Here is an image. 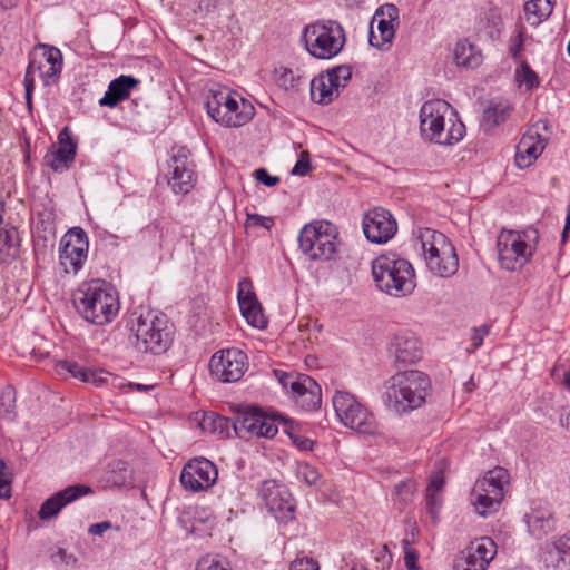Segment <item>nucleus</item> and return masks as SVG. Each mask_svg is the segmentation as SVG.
Returning <instances> with one entry per match:
<instances>
[{"instance_id": "f257e3e1", "label": "nucleus", "mask_w": 570, "mask_h": 570, "mask_svg": "<svg viewBox=\"0 0 570 570\" xmlns=\"http://www.w3.org/2000/svg\"><path fill=\"white\" fill-rule=\"evenodd\" d=\"M420 134L430 142L452 146L463 139L465 126L449 102L432 99L421 107Z\"/></svg>"}, {"instance_id": "f03ea898", "label": "nucleus", "mask_w": 570, "mask_h": 570, "mask_svg": "<svg viewBox=\"0 0 570 570\" xmlns=\"http://www.w3.org/2000/svg\"><path fill=\"white\" fill-rule=\"evenodd\" d=\"M72 297L78 314L94 325L110 323L119 311L117 293L109 283L101 279L81 284Z\"/></svg>"}, {"instance_id": "7ed1b4c3", "label": "nucleus", "mask_w": 570, "mask_h": 570, "mask_svg": "<svg viewBox=\"0 0 570 570\" xmlns=\"http://www.w3.org/2000/svg\"><path fill=\"white\" fill-rule=\"evenodd\" d=\"M431 387L429 376L420 371L399 372L385 382L382 395L385 406L397 413H409L420 407Z\"/></svg>"}, {"instance_id": "20e7f679", "label": "nucleus", "mask_w": 570, "mask_h": 570, "mask_svg": "<svg viewBox=\"0 0 570 570\" xmlns=\"http://www.w3.org/2000/svg\"><path fill=\"white\" fill-rule=\"evenodd\" d=\"M372 276L381 292L395 297L411 294L416 286L412 264L395 254L376 257L372 262Z\"/></svg>"}, {"instance_id": "39448f33", "label": "nucleus", "mask_w": 570, "mask_h": 570, "mask_svg": "<svg viewBox=\"0 0 570 570\" xmlns=\"http://www.w3.org/2000/svg\"><path fill=\"white\" fill-rule=\"evenodd\" d=\"M135 334V346L138 351L160 355L174 341V325L163 313L149 311L140 315L131 326Z\"/></svg>"}, {"instance_id": "423d86ee", "label": "nucleus", "mask_w": 570, "mask_h": 570, "mask_svg": "<svg viewBox=\"0 0 570 570\" xmlns=\"http://www.w3.org/2000/svg\"><path fill=\"white\" fill-rule=\"evenodd\" d=\"M426 266L439 277H450L458 272L459 258L454 246L441 232L426 228L420 234Z\"/></svg>"}, {"instance_id": "0eeeda50", "label": "nucleus", "mask_w": 570, "mask_h": 570, "mask_svg": "<svg viewBox=\"0 0 570 570\" xmlns=\"http://www.w3.org/2000/svg\"><path fill=\"white\" fill-rule=\"evenodd\" d=\"M302 40L313 57L331 59L342 51L345 33L343 27L336 21H316L304 28Z\"/></svg>"}, {"instance_id": "6e6552de", "label": "nucleus", "mask_w": 570, "mask_h": 570, "mask_svg": "<svg viewBox=\"0 0 570 570\" xmlns=\"http://www.w3.org/2000/svg\"><path fill=\"white\" fill-rule=\"evenodd\" d=\"M282 420L279 413H267L258 406H243L234 412L232 426L239 439H272L277 434Z\"/></svg>"}, {"instance_id": "1a4fd4ad", "label": "nucleus", "mask_w": 570, "mask_h": 570, "mask_svg": "<svg viewBox=\"0 0 570 570\" xmlns=\"http://www.w3.org/2000/svg\"><path fill=\"white\" fill-rule=\"evenodd\" d=\"M336 228L326 220L305 225L298 237L299 248L312 261H327L336 252Z\"/></svg>"}, {"instance_id": "9d476101", "label": "nucleus", "mask_w": 570, "mask_h": 570, "mask_svg": "<svg viewBox=\"0 0 570 570\" xmlns=\"http://www.w3.org/2000/svg\"><path fill=\"white\" fill-rule=\"evenodd\" d=\"M509 483L507 469L497 466L478 480L472 491V502L478 513L485 517L494 511L504 497V488Z\"/></svg>"}, {"instance_id": "9b49d317", "label": "nucleus", "mask_w": 570, "mask_h": 570, "mask_svg": "<svg viewBox=\"0 0 570 570\" xmlns=\"http://www.w3.org/2000/svg\"><path fill=\"white\" fill-rule=\"evenodd\" d=\"M338 420L346 426L362 434H373L376 430L374 415L357 399L343 391H337L332 399Z\"/></svg>"}, {"instance_id": "f8f14e48", "label": "nucleus", "mask_w": 570, "mask_h": 570, "mask_svg": "<svg viewBox=\"0 0 570 570\" xmlns=\"http://www.w3.org/2000/svg\"><path fill=\"white\" fill-rule=\"evenodd\" d=\"M497 249L500 266L510 272L523 267L532 255L524 233L504 228L498 236Z\"/></svg>"}, {"instance_id": "ddd939ff", "label": "nucleus", "mask_w": 570, "mask_h": 570, "mask_svg": "<svg viewBox=\"0 0 570 570\" xmlns=\"http://www.w3.org/2000/svg\"><path fill=\"white\" fill-rule=\"evenodd\" d=\"M399 23V9L395 4L387 3L380 7L371 22L370 45L382 51H387L393 43Z\"/></svg>"}, {"instance_id": "4468645a", "label": "nucleus", "mask_w": 570, "mask_h": 570, "mask_svg": "<svg viewBox=\"0 0 570 570\" xmlns=\"http://www.w3.org/2000/svg\"><path fill=\"white\" fill-rule=\"evenodd\" d=\"M168 184L175 194H188L196 184L194 164L186 147H173L168 160Z\"/></svg>"}, {"instance_id": "2eb2a0df", "label": "nucleus", "mask_w": 570, "mask_h": 570, "mask_svg": "<svg viewBox=\"0 0 570 570\" xmlns=\"http://www.w3.org/2000/svg\"><path fill=\"white\" fill-rule=\"evenodd\" d=\"M258 495L277 521L287 522L293 519L295 504L285 485L278 484L274 480H265L258 489Z\"/></svg>"}, {"instance_id": "dca6fc26", "label": "nucleus", "mask_w": 570, "mask_h": 570, "mask_svg": "<svg viewBox=\"0 0 570 570\" xmlns=\"http://www.w3.org/2000/svg\"><path fill=\"white\" fill-rule=\"evenodd\" d=\"M247 355L238 348L216 352L209 362L212 375L224 383L239 381L247 370Z\"/></svg>"}, {"instance_id": "f3484780", "label": "nucleus", "mask_w": 570, "mask_h": 570, "mask_svg": "<svg viewBox=\"0 0 570 570\" xmlns=\"http://www.w3.org/2000/svg\"><path fill=\"white\" fill-rule=\"evenodd\" d=\"M59 259L66 273L81 269L88 255L87 235L80 227L70 229L60 242Z\"/></svg>"}, {"instance_id": "a211bd4d", "label": "nucleus", "mask_w": 570, "mask_h": 570, "mask_svg": "<svg viewBox=\"0 0 570 570\" xmlns=\"http://www.w3.org/2000/svg\"><path fill=\"white\" fill-rule=\"evenodd\" d=\"M389 355L397 368L414 365L423 356L422 343L415 333L401 330L389 343Z\"/></svg>"}, {"instance_id": "6ab92c4d", "label": "nucleus", "mask_w": 570, "mask_h": 570, "mask_svg": "<svg viewBox=\"0 0 570 570\" xmlns=\"http://www.w3.org/2000/svg\"><path fill=\"white\" fill-rule=\"evenodd\" d=\"M362 227L367 240L375 244L387 243L397 230L395 218L389 210L381 207L365 213Z\"/></svg>"}, {"instance_id": "aec40b11", "label": "nucleus", "mask_w": 570, "mask_h": 570, "mask_svg": "<svg viewBox=\"0 0 570 570\" xmlns=\"http://www.w3.org/2000/svg\"><path fill=\"white\" fill-rule=\"evenodd\" d=\"M217 476V468L212 461L205 458H195L184 466L180 482L185 489L197 492L210 488Z\"/></svg>"}, {"instance_id": "412c9836", "label": "nucleus", "mask_w": 570, "mask_h": 570, "mask_svg": "<svg viewBox=\"0 0 570 570\" xmlns=\"http://www.w3.org/2000/svg\"><path fill=\"white\" fill-rule=\"evenodd\" d=\"M76 151L77 144L72 140L68 128L65 127L58 135V146H52L43 159L53 171L62 173L73 163Z\"/></svg>"}, {"instance_id": "4be33fe9", "label": "nucleus", "mask_w": 570, "mask_h": 570, "mask_svg": "<svg viewBox=\"0 0 570 570\" xmlns=\"http://www.w3.org/2000/svg\"><path fill=\"white\" fill-rule=\"evenodd\" d=\"M92 493V489L85 484H73L48 498L40 507L38 515L41 520L56 517L62 508L81 497Z\"/></svg>"}, {"instance_id": "5701e85b", "label": "nucleus", "mask_w": 570, "mask_h": 570, "mask_svg": "<svg viewBox=\"0 0 570 570\" xmlns=\"http://www.w3.org/2000/svg\"><path fill=\"white\" fill-rule=\"evenodd\" d=\"M546 139L538 132L537 126L529 129L517 146L515 164L519 168L529 167L543 151Z\"/></svg>"}, {"instance_id": "b1692460", "label": "nucleus", "mask_w": 570, "mask_h": 570, "mask_svg": "<svg viewBox=\"0 0 570 570\" xmlns=\"http://www.w3.org/2000/svg\"><path fill=\"white\" fill-rule=\"evenodd\" d=\"M529 533L535 539H542L556 529V518L550 507L538 504L524 515Z\"/></svg>"}, {"instance_id": "393cba45", "label": "nucleus", "mask_w": 570, "mask_h": 570, "mask_svg": "<svg viewBox=\"0 0 570 570\" xmlns=\"http://www.w3.org/2000/svg\"><path fill=\"white\" fill-rule=\"evenodd\" d=\"M542 561L549 570H570V535L547 543Z\"/></svg>"}, {"instance_id": "a878e982", "label": "nucleus", "mask_w": 570, "mask_h": 570, "mask_svg": "<svg viewBox=\"0 0 570 570\" xmlns=\"http://www.w3.org/2000/svg\"><path fill=\"white\" fill-rule=\"evenodd\" d=\"M542 561L549 570H570V535L547 543Z\"/></svg>"}, {"instance_id": "bb28decb", "label": "nucleus", "mask_w": 570, "mask_h": 570, "mask_svg": "<svg viewBox=\"0 0 570 570\" xmlns=\"http://www.w3.org/2000/svg\"><path fill=\"white\" fill-rule=\"evenodd\" d=\"M139 83L134 76L121 75L110 81L104 97L99 99L102 107L115 108L129 98L130 91Z\"/></svg>"}, {"instance_id": "cd10ccee", "label": "nucleus", "mask_w": 570, "mask_h": 570, "mask_svg": "<svg viewBox=\"0 0 570 570\" xmlns=\"http://www.w3.org/2000/svg\"><path fill=\"white\" fill-rule=\"evenodd\" d=\"M226 112L219 115L218 124L226 127H240L248 122L254 114V107L240 98V105L236 96L232 94L229 101L226 104Z\"/></svg>"}, {"instance_id": "c85d7f7f", "label": "nucleus", "mask_w": 570, "mask_h": 570, "mask_svg": "<svg viewBox=\"0 0 570 570\" xmlns=\"http://www.w3.org/2000/svg\"><path fill=\"white\" fill-rule=\"evenodd\" d=\"M295 390L301 387L305 393L299 395L296 404L304 411H314L321 406L322 392L317 382L308 375H302L301 382L294 385Z\"/></svg>"}, {"instance_id": "c756f323", "label": "nucleus", "mask_w": 570, "mask_h": 570, "mask_svg": "<svg viewBox=\"0 0 570 570\" xmlns=\"http://www.w3.org/2000/svg\"><path fill=\"white\" fill-rule=\"evenodd\" d=\"M20 240L16 228H0V263L9 264L19 254Z\"/></svg>"}, {"instance_id": "7c9ffc66", "label": "nucleus", "mask_w": 570, "mask_h": 570, "mask_svg": "<svg viewBox=\"0 0 570 570\" xmlns=\"http://www.w3.org/2000/svg\"><path fill=\"white\" fill-rule=\"evenodd\" d=\"M199 426L204 432L216 434L220 438H229L233 431L232 419L213 412L203 415Z\"/></svg>"}, {"instance_id": "2f4dec72", "label": "nucleus", "mask_w": 570, "mask_h": 570, "mask_svg": "<svg viewBox=\"0 0 570 570\" xmlns=\"http://www.w3.org/2000/svg\"><path fill=\"white\" fill-rule=\"evenodd\" d=\"M454 61L460 67L476 68L482 62V55L476 48L466 41H459L455 45Z\"/></svg>"}, {"instance_id": "473e14b6", "label": "nucleus", "mask_w": 570, "mask_h": 570, "mask_svg": "<svg viewBox=\"0 0 570 570\" xmlns=\"http://www.w3.org/2000/svg\"><path fill=\"white\" fill-rule=\"evenodd\" d=\"M337 96V90L330 88L323 75H320L311 81V98L314 102L328 105Z\"/></svg>"}, {"instance_id": "72a5a7b5", "label": "nucleus", "mask_w": 570, "mask_h": 570, "mask_svg": "<svg viewBox=\"0 0 570 570\" xmlns=\"http://www.w3.org/2000/svg\"><path fill=\"white\" fill-rule=\"evenodd\" d=\"M281 425L284 432L289 436L295 446L302 451H312L315 442L301 434V426L293 420L283 416Z\"/></svg>"}, {"instance_id": "f704fd0d", "label": "nucleus", "mask_w": 570, "mask_h": 570, "mask_svg": "<svg viewBox=\"0 0 570 570\" xmlns=\"http://www.w3.org/2000/svg\"><path fill=\"white\" fill-rule=\"evenodd\" d=\"M524 12L531 24H539L551 14V0H530L524 4Z\"/></svg>"}, {"instance_id": "c9c22d12", "label": "nucleus", "mask_w": 570, "mask_h": 570, "mask_svg": "<svg viewBox=\"0 0 570 570\" xmlns=\"http://www.w3.org/2000/svg\"><path fill=\"white\" fill-rule=\"evenodd\" d=\"M232 91L226 88L210 89L207 97L205 107L208 116L214 120L219 114V109L229 101Z\"/></svg>"}, {"instance_id": "e433bc0d", "label": "nucleus", "mask_w": 570, "mask_h": 570, "mask_svg": "<svg viewBox=\"0 0 570 570\" xmlns=\"http://www.w3.org/2000/svg\"><path fill=\"white\" fill-rule=\"evenodd\" d=\"M242 315L253 327L263 330L267 326V318L258 299L239 306Z\"/></svg>"}, {"instance_id": "4c0bfd02", "label": "nucleus", "mask_w": 570, "mask_h": 570, "mask_svg": "<svg viewBox=\"0 0 570 570\" xmlns=\"http://www.w3.org/2000/svg\"><path fill=\"white\" fill-rule=\"evenodd\" d=\"M510 115V108L503 104H492L483 111L482 126L488 129L494 128L505 121Z\"/></svg>"}, {"instance_id": "58836bf2", "label": "nucleus", "mask_w": 570, "mask_h": 570, "mask_svg": "<svg viewBox=\"0 0 570 570\" xmlns=\"http://www.w3.org/2000/svg\"><path fill=\"white\" fill-rule=\"evenodd\" d=\"M325 80L328 82L330 88H334L337 90V95L340 94V89L344 88L347 81L352 77L351 67L346 65L337 66L327 70L325 73H322Z\"/></svg>"}, {"instance_id": "ea45409f", "label": "nucleus", "mask_w": 570, "mask_h": 570, "mask_svg": "<svg viewBox=\"0 0 570 570\" xmlns=\"http://www.w3.org/2000/svg\"><path fill=\"white\" fill-rule=\"evenodd\" d=\"M480 559L491 562L497 554V546L494 541L488 537H482L472 541L468 547Z\"/></svg>"}, {"instance_id": "a19ab883", "label": "nucleus", "mask_w": 570, "mask_h": 570, "mask_svg": "<svg viewBox=\"0 0 570 570\" xmlns=\"http://www.w3.org/2000/svg\"><path fill=\"white\" fill-rule=\"evenodd\" d=\"M109 481L117 487L125 485L130 479L128 464L121 460H115L109 464Z\"/></svg>"}, {"instance_id": "79ce46f5", "label": "nucleus", "mask_w": 570, "mask_h": 570, "mask_svg": "<svg viewBox=\"0 0 570 570\" xmlns=\"http://www.w3.org/2000/svg\"><path fill=\"white\" fill-rule=\"evenodd\" d=\"M0 406L3 411V415L10 421L16 415V390L11 385H7L0 393Z\"/></svg>"}, {"instance_id": "37998d69", "label": "nucleus", "mask_w": 570, "mask_h": 570, "mask_svg": "<svg viewBox=\"0 0 570 570\" xmlns=\"http://www.w3.org/2000/svg\"><path fill=\"white\" fill-rule=\"evenodd\" d=\"M297 478L309 487H318L321 483V473L318 470L307 462L297 464Z\"/></svg>"}, {"instance_id": "c03bdc74", "label": "nucleus", "mask_w": 570, "mask_h": 570, "mask_svg": "<svg viewBox=\"0 0 570 570\" xmlns=\"http://www.w3.org/2000/svg\"><path fill=\"white\" fill-rule=\"evenodd\" d=\"M517 79L521 85H524L528 90H531L539 86V77L535 71L532 70L530 65L522 60L520 68L517 69Z\"/></svg>"}, {"instance_id": "a18cd8bd", "label": "nucleus", "mask_w": 570, "mask_h": 570, "mask_svg": "<svg viewBox=\"0 0 570 570\" xmlns=\"http://www.w3.org/2000/svg\"><path fill=\"white\" fill-rule=\"evenodd\" d=\"M237 299L239 306L257 299V296L253 289V283L249 278L245 277L238 282Z\"/></svg>"}, {"instance_id": "49530a36", "label": "nucleus", "mask_w": 570, "mask_h": 570, "mask_svg": "<svg viewBox=\"0 0 570 570\" xmlns=\"http://www.w3.org/2000/svg\"><path fill=\"white\" fill-rule=\"evenodd\" d=\"M57 368L59 372H67L72 377L79 379L80 381L85 382V379L87 376L88 367H85L76 362L62 360L59 361L57 364Z\"/></svg>"}, {"instance_id": "de8ad7c7", "label": "nucleus", "mask_w": 570, "mask_h": 570, "mask_svg": "<svg viewBox=\"0 0 570 570\" xmlns=\"http://www.w3.org/2000/svg\"><path fill=\"white\" fill-rule=\"evenodd\" d=\"M111 381V384H115L116 376H112L111 373L106 372L101 368L92 370L89 368L87 372V376L85 379V383H92L95 386H101L104 384H108Z\"/></svg>"}, {"instance_id": "09e8293b", "label": "nucleus", "mask_w": 570, "mask_h": 570, "mask_svg": "<svg viewBox=\"0 0 570 570\" xmlns=\"http://www.w3.org/2000/svg\"><path fill=\"white\" fill-rule=\"evenodd\" d=\"M196 570H232L227 562L218 557L205 556L196 564Z\"/></svg>"}, {"instance_id": "8fccbe9b", "label": "nucleus", "mask_w": 570, "mask_h": 570, "mask_svg": "<svg viewBox=\"0 0 570 570\" xmlns=\"http://www.w3.org/2000/svg\"><path fill=\"white\" fill-rule=\"evenodd\" d=\"M41 48L43 49L46 65H50L51 67L56 68H62V53L58 48L49 47L46 45H42Z\"/></svg>"}, {"instance_id": "3c124183", "label": "nucleus", "mask_w": 570, "mask_h": 570, "mask_svg": "<svg viewBox=\"0 0 570 570\" xmlns=\"http://www.w3.org/2000/svg\"><path fill=\"white\" fill-rule=\"evenodd\" d=\"M487 21L490 30L488 31V35L491 39H495L500 36L502 30V21L500 14L497 12V10H490L487 16Z\"/></svg>"}, {"instance_id": "603ef678", "label": "nucleus", "mask_w": 570, "mask_h": 570, "mask_svg": "<svg viewBox=\"0 0 570 570\" xmlns=\"http://www.w3.org/2000/svg\"><path fill=\"white\" fill-rule=\"evenodd\" d=\"M273 225H274V219L272 217L262 216L258 214H247V219H246V224H245L246 228L263 227V228L269 230Z\"/></svg>"}, {"instance_id": "864d4df0", "label": "nucleus", "mask_w": 570, "mask_h": 570, "mask_svg": "<svg viewBox=\"0 0 570 570\" xmlns=\"http://www.w3.org/2000/svg\"><path fill=\"white\" fill-rule=\"evenodd\" d=\"M311 170L309 154L302 151L299 159L292 169L293 175L305 176Z\"/></svg>"}, {"instance_id": "5fc2aeb1", "label": "nucleus", "mask_w": 570, "mask_h": 570, "mask_svg": "<svg viewBox=\"0 0 570 570\" xmlns=\"http://www.w3.org/2000/svg\"><path fill=\"white\" fill-rule=\"evenodd\" d=\"M461 560L475 570H485L490 564L489 562L485 561V559H480L469 548H466L465 557L462 558Z\"/></svg>"}, {"instance_id": "6e6d98bb", "label": "nucleus", "mask_w": 570, "mask_h": 570, "mask_svg": "<svg viewBox=\"0 0 570 570\" xmlns=\"http://www.w3.org/2000/svg\"><path fill=\"white\" fill-rule=\"evenodd\" d=\"M38 69L40 70L45 83L50 85L51 82H55L58 79L62 68H56L51 67L50 65H45L38 66Z\"/></svg>"}, {"instance_id": "4d7b16f0", "label": "nucleus", "mask_w": 570, "mask_h": 570, "mask_svg": "<svg viewBox=\"0 0 570 570\" xmlns=\"http://www.w3.org/2000/svg\"><path fill=\"white\" fill-rule=\"evenodd\" d=\"M425 500L429 513L435 520L441 504V499L438 497V492L426 491Z\"/></svg>"}, {"instance_id": "13d9d810", "label": "nucleus", "mask_w": 570, "mask_h": 570, "mask_svg": "<svg viewBox=\"0 0 570 570\" xmlns=\"http://www.w3.org/2000/svg\"><path fill=\"white\" fill-rule=\"evenodd\" d=\"M298 78L296 79L292 70L284 69L278 76L277 82L284 89H293L297 86Z\"/></svg>"}, {"instance_id": "bf43d9fd", "label": "nucleus", "mask_w": 570, "mask_h": 570, "mask_svg": "<svg viewBox=\"0 0 570 570\" xmlns=\"http://www.w3.org/2000/svg\"><path fill=\"white\" fill-rule=\"evenodd\" d=\"M289 570H320L318 563L312 558H302L294 560Z\"/></svg>"}, {"instance_id": "052dcab7", "label": "nucleus", "mask_w": 570, "mask_h": 570, "mask_svg": "<svg viewBox=\"0 0 570 570\" xmlns=\"http://www.w3.org/2000/svg\"><path fill=\"white\" fill-rule=\"evenodd\" d=\"M254 175L259 183L268 187L276 186L279 183V178L272 176L265 168L256 169Z\"/></svg>"}, {"instance_id": "680f3d73", "label": "nucleus", "mask_w": 570, "mask_h": 570, "mask_svg": "<svg viewBox=\"0 0 570 570\" xmlns=\"http://www.w3.org/2000/svg\"><path fill=\"white\" fill-rule=\"evenodd\" d=\"M274 374L277 377L278 382L282 384V386L284 389L289 387V390L293 389V383L297 381V377L302 375L297 373H286L279 370H275Z\"/></svg>"}, {"instance_id": "e2e57ef3", "label": "nucleus", "mask_w": 570, "mask_h": 570, "mask_svg": "<svg viewBox=\"0 0 570 570\" xmlns=\"http://www.w3.org/2000/svg\"><path fill=\"white\" fill-rule=\"evenodd\" d=\"M523 50V35L520 31L514 38L511 39V43L509 47V53L515 60L521 57V52Z\"/></svg>"}, {"instance_id": "0e129e2a", "label": "nucleus", "mask_w": 570, "mask_h": 570, "mask_svg": "<svg viewBox=\"0 0 570 570\" xmlns=\"http://www.w3.org/2000/svg\"><path fill=\"white\" fill-rule=\"evenodd\" d=\"M489 334V327L487 325H482L480 327H475L472 330L471 341L474 348H479L484 337Z\"/></svg>"}, {"instance_id": "69168bd1", "label": "nucleus", "mask_w": 570, "mask_h": 570, "mask_svg": "<svg viewBox=\"0 0 570 570\" xmlns=\"http://www.w3.org/2000/svg\"><path fill=\"white\" fill-rule=\"evenodd\" d=\"M220 0H200L198 2L197 11L208 16L218 9Z\"/></svg>"}, {"instance_id": "338daca9", "label": "nucleus", "mask_w": 570, "mask_h": 570, "mask_svg": "<svg viewBox=\"0 0 570 570\" xmlns=\"http://www.w3.org/2000/svg\"><path fill=\"white\" fill-rule=\"evenodd\" d=\"M444 487V478L441 472H435L431 475L426 491L439 492Z\"/></svg>"}, {"instance_id": "774afa93", "label": "nucleus", "mask_w": 570, "mask_h": 570, "mask_svg": "<svg viewBox=\"0 0 570 570\" xmlns=\"http://www.w3.org/2000/svg\"><path fill=\"white\" fill-rule=\"evenodd\" d=\"M419 559V554L413 549H405L404 561L407 570H417L416 561Z\"/></svg>"}]
</instances>
